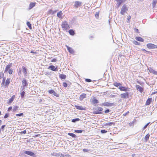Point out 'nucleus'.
<instances>
[{"mask_svg": "<svg viewBox=\"0 0 157 157\" xmlns=\"http://www.w3.org/2000/svg\"><path fill=\"white\" fill-rule=\"evenodd\" d=\"M5 78H3L1 85L2 86H4L5 87H8L10 82V78H7L6 81Z\"/></svg>", "mask_w": 157, "mask_h": 157, "instance_id": "nucleus-1", "label": "nucleus"}, {"mask_svg": "<svg viewBox=\"0 0 157 157\" xmlns=\"http://www.w3.org/2000/svg\"><path fill=\"white\" fill-rule=\"evenodd\" d=\"M62 28L63 30H67L70 29V26L66 21H64L61 24Z\"/></svg>", "mask_w": 157, "mask_h": 157, "instance_id": "nucleus-2", "label": "nucleus"}, {"mask_svg": "<svg viewBox=\"0 0 157 157\" xmlns=\"http://www.w3.org/2000/svg\"><path fill=\"white\" fill-rule=\"evenodd\" d=\"M103 109L102 108L98 107L97 108L94 109V113L100 114L102 113Z\"/></svg>", "mask_w": 157, "mask_h": 157, "instance_id": "nucleus-3", "label": "nucleus"}, {"mask_svg": "<svg viewBox=\"0 0 157 157\" xmlns=\"http://www.w3.org/2000/svg\"><path fill=\"white\" fill-rule=\"evenodd\" d=\"M122 99L128 98L129 97V93L128 92H126L122 93L120 95Z\"/></svg>", "mask_w": 157, "mask_h": 157, "instance_id": "nucleus-4", "label": "nucleus"}, {"mask_svg": "<svg viewBox=\"0 0 157 157\" xmlns=\"http://www.w3.org/2000/svg\"><path fill=\"white\" fill-rule=\"evenodd\" d=\"M128 10V9L126 5L125 4L121 8V13L122 15H124L125 13Z\"/></svg>", "mask_w": 157, "mask_h": 157, "instance_id": "nucleus-5", "label": "nucleus"}, {"mask_svg": "<svg viewBox=\"0 0 157 157\" xmlns=\"http://www.w3.org/2000/svg\"><path fill=\"white\" fill-rule=\"evenodd\" d=\"M147 46L148 48L150 49H155L157 48V45L151 43L147 44Z\"/></svg>", "mask_w": 157, "mask_h": 157, "instance_id": "nucleus-6", "label": "nucleus"}, {"mask_svg": "<svg viewBox=\"0 0 157 157\" xmlns=\"http://www.w3.org/2000/svg\"><path fill=\"white\" fill-rule=\"evenodd\" d=\"M102 105L104 106H112L114 105V104L113 103H109L108 102H105L102 104Z\"/></svg>", "mask_w": 157, "mask_h": 157, "instance_id": "nucleus-7", "label": "nucleus"}, {"mask_svg": "<svg viewBox=\"0 0 157 157\" xmlns=\"http://www.w3.org/2000/svg\"><path fill=\"white\" fill-rule=\"evenodd\" d=\"M121 91H123L124 92H126L129 89V88L128 87H126L125 86H120L118 88Z\"/></svg>", "mask_w": 157, "mask_h": 157, "instance_id": "nucleus-8", "label": "nucleus"}, {"mask_svg": "<svg viewBox=\"0 0 157 157\" xmlns=\"http://www.w3.org/2000/svg\"><path fill=\"white\" fill-rule=\"evenodd\" d=\"M66 47L68 51L70 53L73 55H74L75 54V52L72 48L70 47L67 45H66Z\"/></svg>", "mask_w": 157, "mask_h": 157, "instance_id": "nucleus-9", "label": "nucleus"}, {"mask_svg": "<svg viewBox=\"0 0 157 157\" xmlns=\"http://www.w3.org/2000/svg\"><path fill=\"white\" fill-rule=\"evenodd\" d=\"M75 107L76 109L80 110H86V108L85 107H83L82 106H79L77 105H75Z\"/></svg>", "mask_w": 157, "mask_h": 157, "instance_id": "nucleus-10", "label": "nucleus"}, {"mask_svg": "<svg viewBox=\"0 0 157 157\" xmlns=\"http://www.w3.org/2000/svg\"><path fill=\"white\" fill-rule=\"evenodd\" d=\"M25 153L29 155L35 157V154L32 152L29 151H26L24 152Z\"/></svg>", "mask_w": 157, "mask_h": 157, "instance_id": "nucleus-11", "label": "nucleus"}, {"mask_svg": "<svg viewBox=\"0 0 157 157\" xmlns=\"http://www.w3.org/2000/svg\"><path fill=\"white\" fill-rule=\"evenodd\" d=\"M12 63H10L8 65H6V68H5V72H6L8 71H9V70L10 69H11L10 68L12 67Z\"/></svg>", "mask_w": 157, "mask_h": 157, "instance_id": "nucleus-12", "label": "nucleus"}, {"mask_svg": "<svg viewBox=\"0 0 157 157\" xmlns=\"http://www.w3.org/2000/svg\"><path fill=\"white\" fill-rule=\"evenodd\" d=\"M136 87L137 90H138L141 93H142L144 89L143 87L138 85H136Z\"/></svg>", "mask_w": 157, "mask_h": 157, "instance_id": "nucleus-13", "label": "nucleus"}, {"mask_svg": "<svg viewBox=\"0 0 157 157\" xmlns=\"http://www.w3.org/2000/svg\"><path fill=\"white\" fill-rule=\"evenodd\" d=\"M82 2L79 1H75V2L74 6L75 8H77L78 6L81 5Z\"/></svg>", "mask_w": 157, "mask_h": 157, "instance_id": "nucleus-14", "label": "nucleus"}, {"mask_svg": "<svg viewBox=\"0 0 157 157\" xmlns=\"http://www.w3.org/2000/svg\"><path fill=\"white\" fill-rule=\"evenodd\" d=\"M152 98H149L146 101L145 105H149L152 102Z\"/></svg>", "mask_w": 157, "mask_h": 157, "instance_id": "nucleus-15", "label": "nucleus"}, {"mask_svg": "<svg viewBox=\"0 0 157 157\" xmlns=\"http://www.w3.org/2000/svg\"><path fill=\"white\" fill-rule=\"evenodd\" d=\"M48 69H51L54 71H56L57 70V68L55 67L53 65H50L48 67Z\"/></svg>", "mask_w": 157, "mask_h": 157, "instance_id": "nucleus-16", "label": "nucleus"}, {"mask_svg": "<svg viewBox=\"0 0 157 157\" xmlns=\"http://www.w3.org/2000/svg\"><path fill=\"white\" fill-rule=\"evenodd\" d=\"M92 102L93 104H95L98 103L99 101L95 98H94L92 100Z\"/></svg>", "mask_w": 157, "mask_h": 157, "instance_id": "nucleus-17", "label": "nucleus"}, {"mask_svg": "<svg viewBox=\"0 0 157 157\" xmlns=\"http://www.w3.org/2000/svg\"><path fill=\"white\" fill-rule=\"evenodd\" d=\"M86 97V95L85 94H82L79 97V99L80 101H82Z\"/></svg>", "mask_w": 157, "mask_h": 157, "instance_id": "nucleus-18", "label": "nucleus"}, {"mask_svg": "<svg viewBox=\"0 0 157 157\" xmlns=\"http://www.w3.org/2000/svg\"><path fill=\"white\" fill-rule=\"evenodd\" d=\"M36 2H31L29 5V9L30 10L32 9L33 7L35 6Z\"/></svg>", "mask_w": 157, "mask_h": 157, "instance_id": "nucleus-19", "label": "nucleus"}, {"mask_svg": "<svg viewBox=\"0 0 157 157\" xmlns=\"http://www.w3.org/2000/svg\"><path fill=\"white\" fill-rule=\"evenodd\" d=\"M22 84L23 86L25 87V86H28V84L27 83V82L25 79H23L22 81Z\"/></svg>", "mask_w": 157, "mask_h": 157, "instance_id": "nucleus-20", "label": "nucleus"}, {"mask_svg": "<svg viewBox=\"0 0 157 157\" xmlns=\"http://www.w3.org/2000/svg\"><path fill=\"white\" fill-rule=\"evenodd\" d=\"M15 98V95H13L12 96L11 98H10V99L9 100L8 102V103L10 104L11 103L13 102V100H14V99Z\"/></svg>", "mask_w": 157, "mask_h": 157, "instance_id": "nucleus-21", "label": "nucleus"}, {"mask_svg": "<svg viewBox=\"0 0 157 157\" xmlns=\"http://www.w3.org/2000/svg\"><path fill=\"white\" fill-rule=\"evenodd\" d=\"M135 39L137 40L140 42H143L144 40V39L143 38L140 37H136L135 38Z\"/></svg>", "mask_w": 157, "mask_h": 157, "instance_id": "nucleus-22", "label": "nucleus"}, {"mask_svg": "<svg viewBox=\"0 0 157 157\" xmlns=\"http://www.w3.org/2000/svg\"><path fill=\"white\" fill-rule=\"evenodd\" d=\"M59 78L61 79H64L66 78V75L63 74H61L59 75Z\"/></svg>", "mask_w": 157, "mask_h": 157, "instance_id": "nucleus-23", "label": "nucleus"}, {"mask_svg": "<svg viewBox=\"0 0 157 157\" xmlns=\"http://www.w3.org/2000/svg\"><path fill=\"white\" fill-rule=\"evenodd\" d=\"M117 4H118V7H119L121 4L124 2L123 0H116Z\"/></svg>", "mask_w": 157, "mask_h": 157, "instance_id": "nucleus-24", "label": "nucleus"}, {"mask_svg": "<svg viewBox=\"0 0 157 157\" xmlns=\"http://www.w3.org/2000/svg\"><path fill=\"white\" fill-rule=\"evenodd\" d=\"M113 85L117 87H119L120 86H121V84L120 83L115 82L113 83Z\"/></svg>", "mask_w": 157, "mask_h": 157, "instance_id": "nucleus-25", "label": "nucleus"}, {"mask_svg": "<svg viewBox=\"0 0 157 157\" xmlns=\"http://www.w3.org/2000/svg\"><path fill=\"white\" fill-rule=\"evenodd\" d=\"M70 34L71 36H74L75 34V31L73 29H70L68 32Z\"/></svg>", "mask_w": 157, "mask_h": 157, "instance_id": "nucleus-26", "label": "nucleus"}, {"mask_svg": "<svg viewBox=\"0 0 157 157\" xmlns=\"http://www.w3.org/2000/svg\"><path fill=\"white\" fill-rule=\"evenodd\" d=\"M22 69H23V72L24 75H26L27 74L26 68L25 67H23Z\"/></svg>", "mask_w": 157, "mask_h": 157, "instance_id": "nucleus-27", "label": "nucleus"}, {"mask_svg": "<svg viewBox=\"0 0 157 157\" xmlns=\"http://www.w3.org/2000/svg\"><path fill=\"white\" fill-rule=\"evenodd\" d=\"M62 14L63 13L62 11H60L57 13V16L58 17L60 18L61 17Z\"/></svg>", "mask_w": 157, "mask_h": 157, "instance_id": "nucleus-28", "label": "nucleus"}, {"mask_svg": "<svg viewBox=\"0 0 157 157\" xmlns=\"http://www.w3.org/2000/svg\"><path fill=\"white\" fill-rule=\"evenodd\" d=\"M156 3H157V0H153V2L152 3V6H153V8H154L155 7Z\"/></svg>", "mask_w": 157, "mask_h": 157, "instance_id": "nucleus-29", "label": "nucleus"}, {"mask_svg": "<svg viewBox=\"0 0 157 157\" xmlns=\"http://www.w3.org/2000/svg\"><path fill=\"white\" fill-rule=\"evenodd\" d=\"M112 125H115V123L114 122H110L106 123V125L109 126H111Z\"/></svg>", "mask_w": 157, "mask_h": 157, "instance_id": "nucleus-30", "label": "nucleus"}, {"mask_svg": "<svg viewBox=\"0 0 157 157\" xmlns=\"http://www.w3.org/2000/svg\"><path fill=\"white\" fill-rule=\"evenodd\" d=\"M27 25L29 28L30 29H32V27L31 26V25L30 22L29 21H28L27 22Z\"/></svg>", "mask_w": 157, "mask_h": 157, "instance_id": "nucleus-31", "label": "nucleus"}, {"mask_svg": "<svg viewBox=\"0 0 157 157\" xmlns=\"http://www.w3.org/2000/svg\"><path fill=\"white\" fill-rule=\"evenodd\" d=\"M68 134L74 138H75L76 137L75 135L73 133H68Z\"/></svg>", "mask_w": 157, "mask_h": 157, "instance_id": "nucleus-32", "label": "nucleus"}, {"mask_svg": "<svg viewBox=\"0 0 157 157\" xmlns=\"http://www.w3.org/2000/svg\"><path fill=\"white\" fill-rule=\"evenodd\" d=\"M150 137V135L149 133L147 134L145 137V140L147 141V140Z\"/></svg>", "mask_w": 157, "mask_h": 157, "instance_id": "nucleus-33", "label": "nucleus"}, {"mask_svg": "<svg viewBox=\"0 0 157 157\" xmlns=\"http://www.w3.org/2000/svg\"><path fill=\"white\" fill-rule=\"evenodd\" d=\"M79 120L80 119L79 118H77L72 120L71 121L73 122H75L76 121H79Z\"/></svg>", "mask_w": 157, "mask_h": 157, "instance_id": "nucleus-34", "label": "nucleus"}, {"mask_svg": "<svg viewBox=\"0 0 157 157\" xmlns=\"http://www.w3.org/2000/svg\"><path fill=\"white\" fill-rule=\"evenodd\" d=\"M25 93L24 91H23L21 92V98H24V95L25 94Z\"/></svg>", "mask_w": 157, "mask_h": 157, "instance_id": "nucleus-35", "label": "nucleus"}, {"mask_svg": "<svg viewBox=\"0 0 157 157\" xmlns=\"http://www.w3.org/2000/svg\"><path fill=\"white\" fill-rule=\"evenodd\" d=\"M4 76V73H3L2 72H0V79H1L2 78H3Z\"/></svg>", "mask_w": 157, "mask_h": 157, "instance_id": "nucleus-36", "label": "nucleus"}, {"mask_svg": "<svg viewBox=\"0 0 157 157\" xmlns=\"http://www.w3.org/2000/svg\"><path fill=\"white\" fill-rule=\"evenodd\" d=\"M131 18V17L130 16H128L127 22L128 23H129L130 21V20Z\"/></svg>", "mask_w": 157, "mask_h": 157, "instance_id": "nucleus-37", "label": "nucleus"}, {"mask_svg": "<svg viewBox=\"0 0 157 157\" xmlns=\"http://www.w3.org/2000/svg\"><path fill=\"white\" fill-rule=\"evenodd\" d=\"M18 107L17 106H15L14 107L13 109V111L14 112H15L18 109Z\"/></svg>", "mask_w": 157, "mask_h": 157, "instance_id": "nucleus-38", "label": "nucleus"}, {"mask_svg": "<svg viewBox=\"0 0 157 157\" xmlns=\"http://www.w3.org/2000/svg\"><path fill=\"white\" fill-rule=\"evenodd\" d=\"M9 74L10 75H11L13 74V70L12 69H10L9 71H8Z\"/></svg>", "mask_w": 157, "mask_h": 157, "instance_id": "nucleus-39", "label": "nucleus"}, {"mask_svg": "<svg viewBox=\"0 0 157 157\" xmlns=\"http://www.w3.org/2000/svg\"><path fill=\"white\" fill-rule=\"evenodd\" d=\"M53 95L56 97H59V95L57 93H56L55 91L53 93H52Z\"/></svg>", "mask_w": 157, "mask_h": 157, "instance_id": "nucleus-40", "label": "nucleus"}, {"mask_svg": "<svg viewBox=\"0 0 157 157\" xmlns=\"http://www.w3.org/2000/svg\"><path fill=\"white\" fill-rule=\"evenodd\" d=\"M75 132L77 133H82V130H75Z\"/></svg>", "mask_w": 157, "mask_h": 157, "instance_id": "nucleus-41", "label": "nucleus"}, {"mask_svg": "<svg viewBox=\"0 0 157 157\" xmlns=\"http://www.w3.org/2000/svg\"><path fill=\"white\" fill-rule=\"evenodd\" d=\"M63 87H66L67 86V84L66 82H63Z\"/></svg>", "mask_w": 157, "mask_h": 157, "instance_id": "nucleus-42", "label": "nucleus"}, {"mask_svg": "<svg viewBox=\"0 0 157 157\" xmlns=\"http://www.w3.org/2000/svg\"><path fill=\"white\" fill-rule=\"evenodd\" d=\"M9 114L8 113H6L4 116V118H6L9 117Z\"/></svg>", "mask_w": 157, "mask_h": 157, "instance_id": "nucleus-43", "label": "nucleus"}, {"mask_svg": "<svg viewBox=\"0 0 157 157\" xmlns=\"http://www.w3.org/2000/svg\"><path fill=\"white\" fill-rule=\"evenodd\" d=\"M54 91L53 90H50L48 91V93L50 94H52L53 93Z\"/></svg>", "mask_w": 157, "mask_h": 157, "instance_id": "nucleus-44", "label": "nucleus"}, {"mask_svg": "<svg viewBox=\"0 0 157 157\" xmlns=\"http://www.w3.org/2000/svg\"><path fill=\"white\" fill-rule=\"evenodd\" d=\"M133 43L134 44L136 45H139L140 44L139 43H138L137 41L136 40L134 41H133Z\"/></svg>", "mask_w": 157, "mask_h": 157, "instance_id": "nucleus-45", "label": "nucleus"}, {"mask_svg": "<svg viewBox=\"0 0 157 157\" xmlns=\"http://www.w3.org/2000/svg\"><path fill=\"white\" fill-rule=\"evenodd\" d=\"M23 113H19V114H16V115L17 117H18V116L20 117V116H23Z\"/></svg>", "mask_w": 157, "mask_h": 157, "instance_id": "nucleus-46", "label": "nucleus"}, {"mask_svg": "<svg viewBox=\"0 0 157 157\" xmlns=\"http://www.w3.org/2000/svg\"><path fill=\"white\" fill-rule=\"evenodd\" d=\"M101 133H106L107 132V131H106L104 129H103V130H101Z\"/></svg>", "mask_w": 157, "mask_h": 157, "instance_id": "nucleus-47", "label": "nucleus"}, {"mask_svg": "<svg viewBox=\"0 0 157 157\" xmlns=\"http://www.w3.org/2000/svg\"><path fill=\"white\" fill-rule=\"evenodd\" d=\"M150 122H149L148 123H147L146 125H145L144 127L143 128V129H145L147 127V126L149 124H150Z\"/></svg>", "mask_w": 157, "mask_h": 157, "instance_id": "nucleus-48", "label": "nucleus"}, {"mask_svg": "<svg viewBox=\"0 0 157 157\" xmlns=\"http://www.w3.org/2000/svg\"><path fill=\"white\" fill-rule=\"evenodd\" d=\"M19 133L21 134H26V130H24L23 131H22L19 132Z\"/></svg>", "mask_w": 157, "mask_h": 157, "instance_id": "nucleus-49", "label": "nucleus"}, {"mask_svg": "<svg viewBox=\"0 0 157 157\" xmlns=\"http://www.w3.org/2000/svg\"><path fill=\"white\" fill-rule=\"evenodd\" d=\"M134 30L137 33H139V31L138 29L136 28H134Z\"/></svg>", "mask_w": 157, "mask_h": 157, "instance_id": "nucleus-50", "label": "nucleus"}, {"mask_svg": "<svg viewBox=\"0 0 157 157\" xmlns=\"http://www.w3.org/2000/svg\"><path fill=\"white\" fill-rule=\"evenodd\" d=\"M85 81L87 82H90L91 81V80L90 79L86 78L85 79Z\"/></svg>", "mask_w": 157, "mask_h": 157, "instance_id": "nucleus-51", "label": "nucleus"}, {"mask_svg": "<svg viewBox=\"0 0 157 157\" xmlns=\"http://www.w3.org/2000/svg\"><path fill=\"white\" fill-rule=\"evenodd\" d=\"M99 15V12H97L95 14V16L96 17H98Z\"/></svg>", "mask_w": 157, "mask_h": 157, "instance_id": "nucleus-52", "label": "nucleus"}, {"mask_svg": "<svg viewBox=\"0 0 157 157\" xmlns=\"http://www.w3.org/2000/svg\"><path fill=\"white\" fill-rule=\"evenodd\" d=\"M6 125H2L1 128V129H2V131H3L4 130V128L5 127Z\"/></svg>", "mask_w": 157, "mask_h": 157, "instance_id": "nucleus-53", "label": "nucleus"}, {"mask_svg": "<svg viewBox=\"0 0 157 157\" xmlns=\"http://www.w3.org/2000/svg\"><path fill=\"white\" fill-rule=\"evenodd\" d=\"M152 72L155 75H157V71L153 70V71Z\"/></svg>", "mask_w": 157, "mask_h": 157, "instance_id": "nucleus-54", "label": "nucleus"}, {"mask_svg": "<svg viewBox=\"0 0 157 157\" xmlns=\"http://www.w3.org/2000/svg\"><path fill=\"white\" fill-rule=\"evenodd\" d=\"M56 61H57V60L55 58L51 60V62H56Z\"/></svg>", "mask_w": 157, "mask_h": 157, "instance_id": "nucleus-55", "label": "nucleus"}, {"mask_svg": "<svg viewBox=\"0 0 157 157\" xmlns=\"http://www.w3.org/2000/svg\"><path fill=\"white\" fill-rule=\"evenodd\" d=\"M129 113V111H127L126 113L123 114V116H126V115L128 114Z\"/></svg>", "mask_w": 157, "mask_h": 157, "instance_id": "nucleus-56", "label": "nucleus"}, {"mask_svg": "<svg viewBox=\"0 0 157 157\" xmlns=\"http://www.w3.org/2000/svg\"><path fill=\"white\" fill-rule=\"evenodd\" d=\"M12 106L10 107L7 110L8 111H10L12 109Z\"/></svg>", "mask_w": 157, "mask_h": 157, "instance_id": "nucleus-57", "label": "nucleus"}, {"mask_svg": "<svg viewBox=\"0 0 157 157\" xmlns=\"http://www.w3.org/2000/svg\"><path fill=\"white\" fill-rule=\"evenodd\" d=\"M109 112V109H107L105 111V113H108Z\"/></svg>", "mask_w": 157, "mask_h": 157, "instance_id": "nucleus-58", "label": "nucleus"}, {"mask_svg": "<svg viewBox=\"0 0 157 157\" xmlns=\"http://www.w3.org/2000/svg\"><path fill=\"white\" fill-rule=\"evenodd\" d=\"M48 13L49 14H51V13H53V11L52 10H49L48 11Z\"/></svg>", "mask_w": 157, "mask_h": 157, "instance_id": "nucleus-59", "label": "nucleus"}, {"mask_svg": "<svg viewBox=\"0 0 157 157\" xmlns=\"http://www.w3.org/2000/svg\"><path fill=\"white\" fill-rule=\"evenodd\" d=\"M30 53H33V54H36L37 52H34L33 51H31L30 52Z\"/></svg>", "mask_w": 157, "mask_h": 157, "instance_id": "nucleus-60", "label": "nucleus"}, {"mask_svg": "<svg viewBox=\"0 0 157 157\" xmlns=\"http://www.w3.org/2000/svg\"><path fill=\"white\" fill-rule=\"evenodd\" d=\"M147 52L148 54H150L151 53V52L150 51H148L147 52Z\"/></svg>", "mask_w": 157, "mask_h": 157, "instance_id": "nucleus-61", "label": "nucleus"}, {"mask_svg": "<svg viewBox=\"0 0 157 157\" xmlns=\"http://www.w3.org/2000/svg\"><path fill=\"white\" fill-rule=\"evenodd\" d=\"M142 50L143 51H144V52H147V51H146V50H145V49H142Z\"/></svg>", "mask_w": 157, "mask_h": 157, "instance_id": "nucleus-62", "label": "nucleus"}, {"mask_svg": "<svg viewBox=\"0 0 157 157\" xmlns=\"http://www.w3.org/2000/svg\"><path fill=\"white\" fill-rule=\"evenodd\" d=\"M43 101V100L42 99H40V100H39V102H42Z\"/></svg>", "mask_w": 157, "mask_h": 157, "instance_id": "nucleus-63", "label": "nucleus"}, {"mask_svg": "<svg viewBox=\"0 0 157 157\" xmlns=\"http://www.w3.org/2000/svg\"><path fill=\"white\" fill-rule=\"evenodd\" d=\"M135 154H133L132 155V156L133 157H134V156H135Z\"/></svg>", "mask_w": 157, "mask_h": 157, "instance_id": "nucleus-64", "label": "nucleus"}]
</instances>
